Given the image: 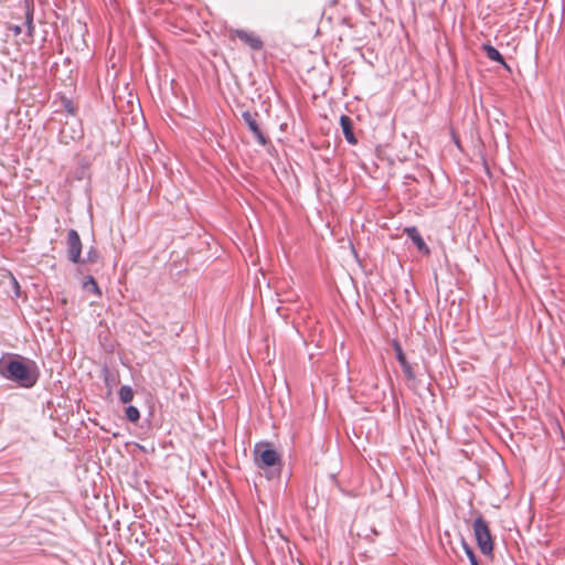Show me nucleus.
Wrapping results in <instances>:
<instances>
[{"instance_id":"12","label":"nucleus","mask_w":565,"mask_h":565,"mask_svg":"<svg viewBox=\"0 0 565 565\" xmlns=\"http://www.w3.org/2000/svg\"><path fill=\"white\" fill-rule=\"evenodd\" d=\"M83 288L86 291L93 292L97 297L102 296V291L93 276H88L83 282Z\"/></svg>"},{"instance_id":"14","label":"nucleus","mask_w":565,"mask_h":565,"mask_svg":"<svg viewBox=\"0 0 565 565\" xmlns=\"http://www.w3.org/2000/svg\"><path fill=\"white\" fill-rule=\"evenodd\" d=\"M25 24H26V29H28V34L30 36H32V33L34 31V26H33V13L30 10L26 11Z\"/></svg>"},{"instance_id":"17","label":"nucleus","mask_w":565,"mask_h":565,"mask_svg":"<svg viewBox=\"0 0 565 565\" xmlns=\"http://www.w3.org/2000/svg\"><path fill=\"white\" fill-rule=\"evenodd\" d=\"M10 30L15 34L19 35L22 32V28L20 25H13L10 26Z\"/></svg>"},{"instance_id":"3","label":"nucleus","mask_w":565,"mask_h":565,"mask_svg":"<svg viewBox=\"0 0 565 565\" xmlns=\"http://www.w3.org/2000/svg\"><path fill=\"white\" fill-rule=\"evenodd\" d=\"M256 462L259 468H271L280 466V458L277 451L268 444H257L255 446Z\"/></svg>"},{"instance_id":"11","label":"nucleus","mask_w":565,"mask_h":565,"mask_svg":"<svg viewBox=\"0 0 565 565\" xmlns=\"http://www.w3.org/2000/svg\"><path fill=\"white\" fill-rule=\"evenodd\" d=\"M134 390L129 385H122L119 388L118 397L122 404H128L134 399Z\"/></svg>"},{"instance_id":"9","label":"nucleus","mask_w":565,"mask_h":565,"mask_svg":"<svg viewBox=\"0 0 565 565\" xmlns=\"http://www.w3.org/2000/svg\"><path fill=\"white\" fill-rule=\"evenodd\" d=\"M340 125L347 141L351 145L356 143V138L353 134L352 120L349 116L342 115L340 117Z\"/></svg>"},{"instance_id":"15","label":"nucleus","mask_w":565,"mask_h":565,"mask_svg":"<svg viewBox=\"0 0 565 565\" xmlns=\"http://www.w3.org/2000/svg\"><path fill=\"white\" fill-rule=\"evenodd\" d=\"M99 260V253L96 248L92 247L86 254V262L97 263Z\"/></svg>"},{"instance_id":"16","label":"nucleus","mask_w":565,"mask_h":565,"mask_svg":"<svg viewBox=\"0 0 565 565\" xmlns=\"http://www.w3.org/2000/svg\"><path fill=\"white\" fill-rule=\"evenodd\" d=\"M465 551H466V554H467L471 565H479L472 548L468 545H465Z\"/></svg>"},{"instance_id":"2","label":"nucleus","mask_w":565,"mask_h":565,"mask_svg":"<svg viewBox=\"0 0 565 565\" xmlns=\"http://www.w3.org/2000/svg\"><path fill=\"white\" fill-rule=\"evenodd\" d=\"M473 533L481 553L484 555H491L493 552V540L489 525L487 524L482 516H479L475 520Z\"/></svg>"},{"instance_id":"10","label":"nucleus","mask_w":565,"mask_h":565,"mask_svg":"<svg viewBox=\"0 0 565 565\" xmlns=\"http://www.w3.org/2000/svg\"><path fill=\"white\" fill-rule=\"evenodd\" d=\"M482 50L486 52V55L489 60L498 62V63L502 64L505 68L509 70V66L504 62L503 56L494 46H492L490 44H484V45H482Z\"/></svg>"},{"instance_id":"18","label":"nucleus","mask_w":565,"mask_h":565,"mask_svg":"<svg viewBox=\"0 0 565 565\" xmlns=\"http://www.w3.org/2000/svg\"><path fill=\"white\" fill-rule=\"evenodd\" d=\"M12 284H13V286L15 288L17 295H19L20 286H19L18 281L14 278L12 279Z\"/></svg>"},{"instance_id":"13","label":"nucleus","mask_w":565,"mask_h":565,"mask_svg":"<svg viewBox=\"0 0 565 565\" xmlns=\"http://www.w3.org/2000/svg\"><path fill=\"white\" fill-rule=\"evenodd\" d=\"M126 418L131 423H137L140 418V413L137 407L130 405L125 409Z\"/></svg>"},{"instance_id":"1","label":"nucleus","mask_w":565,"mask_h":565,"mask_svg":"<svg viewBox=\"0 0 565 565\" xmlns=\"http://www.w3.org/2000/svg\"><path fill=\"white\" fill-rule=\"evenodd\" d=\"M0 374L4 379L17 382L25 388L32 387L38 381L36 374L18 360L0 361Z\"/></svg>"},{"instance_id":"6","label":"nucleus","mask_w":565,"mask_h":565,"mask_svg":"<svg viewBox=\"0 0 565 565\" xmlns=\"http://www.w3.org/2000/svg\"><path fill=\"white\" fill-rule=\"evenodd\" d=\"M234 34L254 51H258L263 47V41L260 38L252 32H247L245 30H235Z\"/></svg>"},{"instance_id":"5","label":"nucleus","mask_w":565,"mask_h":565,"mask_svg":"<svg viewBox=\"0 0 565 565\" xmlns=\"http://www.w3.org/2000/svg\"><path fill=\"white\" fill-rule=\"evenodd\" d=\"M242 118L244 122L247 125L248 129L253 132L257 142L262 146H265L267 143V137L262 131L258 122L256 121L255 116L249 111H244L242 114Z\"/></svg>"},{"instance_id":"8","label":"nucleus","mask_w":565,"mask_h":565,"mask_svg":"<svg viewBox=\"0 0 565 565\" xmlns=\"http://www.w3.org/2000/svg\"><path fill=\"white\" fill-rule=\"evenodd\" d=\"M404 232L413 241V243L416 245L419 252L426 255L430 253L428 246L426 245L425 241L423 239V237L420 236L419 232L415 226L406 227Z\"/></svg>"},{"instance_id":"4","label":"nucleus","mask_w":565,"mask_h":565,"mask_svg":"<svg viewBox=\"0 0 565 565\" xmlns=\"http://www.w3.org/2000/svg\"><path fill=\"white\" fill-rule=\"evenodd\" d=\"M67 257L74 264L82 262V242L76 230H70L67 232Z\"/></svg>"},{"instance_id":"7","label":"nucleus","mask_w":565,"mask_h":565,"mask_svg":"<svg viewBox=\"0 0 565 565\" xmlns=\"http://www.w3.org/2000/svg\"><path fill=\"white\" fill-rule=\"evenodd\" d=\"M393 348H394L395 353H396V359L399 362L405 376L408 380H415V373L413 371V367L407 362L406 356H405V354L403 352V349H402L401 344L397 341H394L393 342Z\"/></svg>"}]
</instances>
